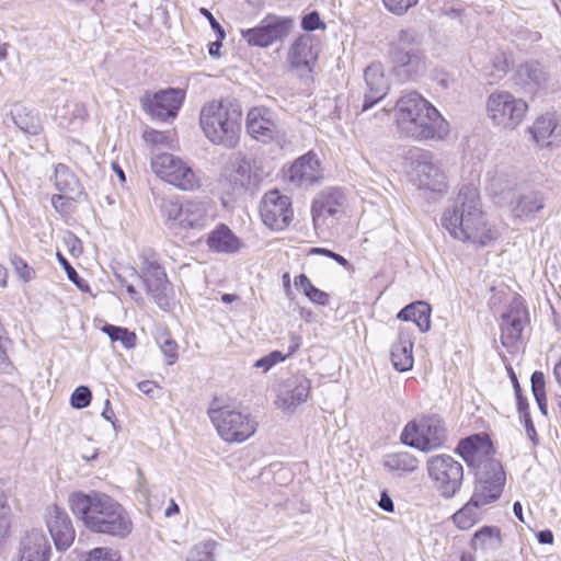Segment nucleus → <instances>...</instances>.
Masks as SVG:
<instances>
[{"instance_id": "obj_20", "label": "nucleus", "mask_w": 561, "mask_h": 561, "mask_svg": "<svg viewBox=\"0 0 561 561\" xmlns=\"http://www.w3.org/2000/svg\"><path fill=\"white\" fill-rule=\"evenodd\" d=\"M46 526L57 550H67L75 540L76 533L68 514L57 505L47 507Z\"/></svg>"}, {"instance_id": "obj_45", "label": "nucleus", "mask_w": 561, "mask_h": 561, "mask_svg": "<svg viewBox=\"0 0 561 561\" xmlns=\"http://www.w3.org/2000/svg\"><path fill=\"white\" fill-rule=\"evenodd\" d=\"M57 257L59 263L62 265L64 270L67 273V276L70 282H72L83 293H90V286L89 284L79 276L77 271L71 266V264L68 262V260L60 253H57Z\"/></svg>"}, {"instance_id": "obj_31", "label": "nucleus", "mask_w": 561, "mask_h": 561, "mask_svg": "<svg viewBox=\"0 0 561 561\" xmlns=\"http://www.w3.org/2000/svg\"><path fill=\"white\" fill-rule=\"evenodd\" d=\"M516 186L515 175L505 168H497L488 172V190L493 196L510 193Z\"/></svg>"}, {"instance_id": "obj_19", "label": "nucleus", "mask_w": 561, "mask_h": 561, "mask_svg": "<svg viewBox=\"0 0 561 561\" xmlns=\"http://www.w3.org/2000/svg\"><path fill=\"white\" fill-rule=\"evenodd\" d=\"M322 176L320 160L312 151L296 159L286 173L288 182L295 187H309Z\"/></svg>"}, {"instance_id": "obj_15", "label": "nucleus", "mask_w": 561, "mask_h": 561, "mask_svg": "<svg viewBox=\"0 0 561 561\" xmlns=\"http://www.w3.org/2000/svg\"><path fill=\"white\" fill-rule=\"evenodd\" d=\"M260 215L265 226L272 230H284L290 224L294 211L291 201L278 191L267 192L260 205Z\"/></svg>"}, {"instance_id": "obj_46", "label": "nucleus", "mask_w": 561, "mask_h": 561, "mask_svg": "<svg viewBox=\"0 0 561 561\" xmlns=\"http://www.w3.org/2000/svg\"><path fill=\"white\" fill-rule=\"evenodd\" d=\"M82 194H55L51 197L53 207L60 214L67 215L71 213L73 202H76Z\"/></svg>"}, {"instance_id": "obj_55", "label": "nucleus", "mask_w": 561, "mask_h": 561, "mask_svg": "<svg viewBox=\"0 0 561 561\" xmlns=\"http://www.w3.org/2000/svg\"><path fill=\"white\" fill-rule=\"evenodd\" d=\"M313 304L320 305V306H327L330 301L329 294L324 293L323 290L312 286L310 290H308L305 294Z\"/></svg>"}, {"instance_id": "obj_39", "label": "nucleus", "mask_w": 561, "mask_h": 561, "mask_svg": "<svg viewBox=\"0 0 561 561\" xmlns=\"http://www.w3.org/2000/svg\"><path fill=\"white\" fill-rule=\"evenodd\" d=\"M57 114L60 118L68 122V125L83 123L88 117V111L82 103L67 102L62 107H57Z\"/></svg>"}, {"instance_id": "obj_9", "label": "nucleus", "mask_w": 561, "mask_h": 561, "mask_svg": "<svg viewBox=\"0 0 561 561\" xmlns=\"http://www.w3.org/2000/svg\"><path fill=\"white\" fill-rule=\"evenodd\" d=\"M528 110L523 99L507 91H495L486 100V114L492 124L503 129H514L524 119Z\"/></svg>"}, {"instance_id": "obj_10", "label": "nucleus", "mask_w": 561, "mask_h": 561, "mask_svg": "<svg viewBox=\"0 0 561 561\" xmlns=\"http://www.w3.org/2000/svg\"><path fill=\"white\" fill-rule=\"evenodd\" d=\"M412 181L419 190L443 195L447 192V175L442 162L430 151L421 150L411 162Z\"/></svg>"}, {"instance_id": "obj_25", "label": "nucleus", "mask_w": 561, "mask_h": 561, "mask_svg": "<svg viewBox=\"0 0 561 561\" xmlns=\"http://www.w3.org/2000/svg\"><path fill=\"white\" fill-rule=\"evenodd\" d=\"M364 78L368 91L365 93L362 112H366L381 101L388 91L389 84L380 65L373 64L365 69Z\"/></svg>"}, {"instance_id": "obj_28", "label": "nucleus", "mask_w": 561, "mask_h": 561, "mask_svg": "<svg viewBox=\"0 0 561 561\" xmlns=\"http://www.w3.org/2000/svg\"><path fill=\"white\" fill-rule=\"evenodd\" d=\"M547 75L538 62H526L519 66L516 72V83L519 84L526 93H534L545 87Z\"/></svg>"}, {"instance_id": "obj_37", "label": "nucleus", "mask_w": 561, "mask_h": 561, "mask_svg": "<svg viewBox=\"0 0 561 561\" xmlns=\"http://www.w3.org/2000/svg\"><path fill=\"white\" fill-rule=\"evenodd\" d=\"M501 530L495 526H483L471 540L474 550H495L501 546Z\"/></svg>"}, {"instance_id": "obj_13", "label": "nucleus", "mask_w": 561, "mask_h": 561, "mask_svg": "<svg viewBox=\"0 0 561 561\" xmlns=\"http://www.w3.org/2000/svg\"><path fill=\"white\" fill-rule=\"evenodd\" d=\"M140 257L147 294L154 299L159 307H167L169 305L168 290L170 289V283L164 268L160 265L153 251L145 252Z\"/></svg>"}, {"instance_id": "obj_47", "label": "nucleus", "mask_w": 561, "mask_h": 561, "mask_svg": "<svg viewBox=\"0 0 561 561\" xmlns=\"http://www.w3.org/2000/svg\"><path fill=\"white\" fill-rule=\"evenodd\" d=\"M91 399V390L85 386H79L72 392L70 403L72 408L80 410L87 408L90 404Z\"/></svg>"}, {"instance_id": "obj_61", "label": "nucleus", "mask_w": 561, "mask_h": 561, "mask_svg": "<svg viewBox=\"0 0 561 561\" xmlns=\"http://www.w3.org/2000/svg\"><path fill=\"white\" fill-rule=\"evenodd\" d=\"M295 285L296 287L301 288L304 294L310 290L313 286L310 279L305 274H300L296 277Z\"/></svg>"}, {"instance_id": "obj_6", "label": "nucleus", "mask_w": 561, "mask_h": 561, "mask_svg": "<svg viewBox=\"0 0 561 561\" xmlns=\"http://www.w3.org/2000/svg\"><path fill=\"white\" fill-rule=\"evenodd\" d=\"M208 415L219 436L228 443L244 442L256 431V423L249 414L224 407L218 399L210 403Z\"/></svg>"}, {"instance_id": "obj_29", "label": "nucleus", "mask_w": 561, "mask_h": 561, "mask_svg": "<svg viewBox=\"0 0 561 561\" xmlns=\"http://www.w3.org/2000/svg\"><path fill=\"white\" fill-rule=\"evenodd\" d=\"M529 130L534 140L541 147L552 145L556 140H559L560 137L558 123L552 114L538 117Z\"/></svg>"}, {"instance_id": "obj_62", "label": "nucleus", "mask_w": 561, "mask_h": 561, "mask_svg": "<svg viewBox=\"0 0 561 561\" xmlns=\"http://www.w3.org/2000/svg\"><path fill=\"white\" fill-rule=\"evenodd\" d=\"M537 539L542 545H551L553 543V534L549 529L540 530L537 534Z\"/></svg>"}, {"instance_id": "obj_1", "label": "nucleus", "mask_w": 561, "mask_h": 561, "mask_svg": "<svg viewBox=\"0 0 561 561\" xmlns=\"http://www.w3.org/2000/svg\"><path fill=\"white\" fill-rule=\"evenodd\" d=\"M443 227L459 241L486 245L497 238V231L491 226L482 209L478 186L463 184L442 217Z\"/></svg>"}, {"instance_id": "obj_52", "label": "nucleus", "mask_w": 561, "mask_h": 561, "mask_svg": "<svg viewBox=\"0 0 561 561\" xmlns=\"http://www.w3.org/2000/svg\"><path fill=\"white\" fill-rule=\"evenodd\" d=\"M385 7L393 14L401 15L417 3V0H382Z\"/></svg>"}, {"instance_id": "obj_44", "label": "nucleus", "mask_w": 561, "mask_h": 561, "mask_svg": "<svg viewBox=\"0 0 561 561\" xmlns=\"http://www.w3.org/2000/svg\"><path fill=\"white\" fill-rule=\"evenodd\" d=\"M229 182L234 191L243 190L251 183V169L247 163L239 164L230 174Z\"/></svg>"}, {"instance_id": "obj_8", "label": "nucleus", "mask_w": 561, "mask_h": 561, "mask_svg": "<svg viewBox=\"0 0 561 561\" xmlns=\"http://www.w3.org/2000/svg\"><path fill=\"white\" fill-rule=\"evenodd\" d=\"M161 209L170 227L201 230L213 220L207 204L196 199L164 201Z\"/></svg>"}, {"instance_id": "obj_11", "label": "nucleus", "mask_w": 561, "mask_h": 561, "mask_svg": "<svg viewBox=\"0 0 561 561\" xmlns=\"http://www.w3.org/2000/svg\"><path fill=\"white\" fill-rule=\"evenodd\" d=\"M426 467L439 494L445 499L455 496L463 480L462 465L451 456L435 455L428 458Z\"/></svg>"}, {"instance_id": "obj_23", "label": "nucleus", "mask_w": 561, "mask_h": 561, "mask_svg": "<svg viewBox=\"0 0 561 561\" xmlns=\"http://www.w3.org/2000/svg\"><path fill=\"white\" fill-rule=\"evenodd\" d=\"M345 194L342 190L336 187H329L322 190L312 203V219L317 227L320 221H323L325 216H336L342 211L345 205Z\"/></svg>"}, {"instance_id": "obj_16", "label": "nucleus", "mask_w": 561, "mask_h": 561, "mask_svg": "<svg viewBox=\"0 0 561 561\" xmlns=\"http://www.w3.org/2000/svg\"><path fill=\"white\" fill-rule=\"evenodd\" d=\"M477 479L472 495H478L480 503L486 505L500 497L505 483V472L497 460H486L484 468L477 471Z\"/></svg>"}, {"instance_id": "obj_30", "label": "nucleus", "mask_w": 561, "mask_h": 561, "mask_svg": "<svg viewBox=\"0 0 561 561\" xmlns=\"http://www.w3.org/2000/svg\"><path fill=\"white\" fill-rule=\"evenodd\" d=\"M431 306L425 301H415L399 311L397 318L403 321H412L421 332L431 328Z\"/></svg>"}, {"instance_id": "obj_3", "label": "nucleus", "mask_w": 561, "mask_h": 561, "mask_svg": "<svg viewBox=\"0 0 561 561\" xmlns=\"http://www.w3.org/2000/svg\"><path fill=\"white\" fill-rule=\"evenodd\" d=\"M401 134L415 140L444 139L449 125L435 106L415 91L403 93L396 103Z\"/></svg>"}, {"instance_id": "obj_12", "label": "nucleus", "mask_w": 561, "mask_h": 561, "mask_svg": "<svg viewBox=\"0 0 561 561\" xmlns=\"http://www.w3.org/2000/svg\"><path fill=\"white\" fill-rule=\"evenodd\" d=\"M445 439L442 420L436 416H424L409 422L401 433L405 445L428 451L439 447Z\"/></svg>"}, {"instance_id": "obj_33", "label": "nucleus", "mask_w": 561, "mask_h": 561, "mask_svg": "<svg viewBox=\"0 0 561 561\" xmlns=\"http://www.w3.org/2000/svg\"><path fill=\"white\" fill-rule=\"evenodd\" d=\"M289 61L294 68L310 69V65L316 60L317 55L312 49L311 41L308 37H299L294 42L289 50Z\"/></svg>"}, {"instance_id": "obj_64", "label": "nucleus", "mask_w": 561, "mask_h": 561, "mask_svg": "<svg viewBox=\"0 0 561 561\" xmlns=\"http://www.w3.org/2000/svg\"><path fill=\"white\" fill-rule=\"evenodd\" d=\"M516 400H517V410L520 414V417H523L525 415V413H529L527 399L524 398L522 394H518V398H516Z\"/></svg>"}, {"instance_id": "obj_5", "label": "nucleus", "mask_w": 561, "mask_h": 561, "mask_svg": "<svg viewBox=\"0 0 561 561\" xmlns=\"http://www.w3.org/2000/svg\"><path fill=\"white\" fill-rule=\"evenodd\" d=\"M421 34L414 28H403L391 44L389 56L392 70L402 80H414L425 70V57L420 49Z\"/></svg>"}, {"instance_id": "obj_4", "label": "nucleus", "mask_w": 561, "mask_h": 561, "mask_svg": "<svg viewBox=\"0 0 561 561\" xmlns=\"http://www.w3.org/2000/svg\"><path fill=\"white\" fill-rule=\"evenodd\" d=\"M241 117L242 107L237 100H213L202 107L199 125L209 141L233 148L239 141Z\"/></svg>"}, {"instance_id": "obj_38", "label": "nucleus", "mask_w": 561, "mask_h": 561, "mask_svg": "<svg viewBox=\"0 0 561 561\" xmlns=\"http://www.w3.org/2000/svg\"><path fill=\"white\" fill-rule=\"evenodd\" d=\"M383 467L390 472H412L417 468V459L407 453H394L385 456Z\"/></svg>"}, {"instance_id": "obj_48", "label": "nucleus", "mask_w": 561, "mask_h": 561, "mask_svg": "<svg viewBox=\"0 0 561 561\" xmlns=\"http://www.w3.org/2000/svg\"><path fill=\"white\" fill-rule=\"evenodd\" d=\"M121 557L116 550L110 548H94L88 553L85 561H119Z\"/></svg>"}, {"instance_id": "obj_36", "label": "nucleus", "mask_w": 561, "mask_h": 561, "mask_svg": "<svg viewBox=\"0 0 561 561\" xmlns=\"http://www.w3.org/2000/svg\"><path fill=\"white\" fill-rule=\"evenodd\" d=\"M55 186L56 188L65 194H82V187L77 176L70 171V169L59 163L55 167Z\"/></svg>"}, {"instance_id": "obj_63", "label": "nucleus", "mask_w": 561, "mask_h": 561, "mask_svg": "<svg viewBox=\"0 0 561 561\" xmlns=\"http://www.w3.org/2000/svg\"><path fill=\"white\" fill-rule=\"evenodd\" d=\"M222 39L224 38H220V36L218 35V38L208 45V53L211 57H215V58L219 57V50L222 46V44H221Z\"/></svg>"}, {"instance_id": "obj_7", "label": "nucleus", "mask_w": 561, "mask_h": 561, "mask_svg": "<svg viewBox=\"0 0 561 561\" xmlns=\"http://www.w3.org/2000/svg\"><path fill=\"white\" fill-rule=\"evenodd\" d=\"M150 168L160 180L181 191H195L202 185L199 174L186 161L172 153L152 154Z\"/></svg>"}, {"instance_id": "obj_53", "label": "nucleus", "mask_w": 561, "mask_h": 561, "mask_svg": "<svg viewBox=\"0 0 561 561\" xmlns=\"http://www.w3.org/2000/svg\"><path fill=\"white\" fill-rule=\"evenodd\" d=\"M142 137L146 142L153 146L167 145L169 140V135L167 133L154 129L145 130Z\"/></svg>"}, {"instance_id": "obj_56", "label": "nucleus", "mask_w": 561, "mask_h": 561, "mask_svg": "<svg viewBox=\"0 0 561 561\" xmlns=\"http://www.w3.org/2000/svg\"><path fill=\"white\" fill-rule=\"evenodd\" d=\"M201 13L208 20L211 28L217 33V35H219L220 38H225V36H226L225 31L221 27V25L218 23V21L214 18L211 12L205 8H202Z\"/></svg>"}, {"instance_id": "obj_40", "label": "nucleus", "mask_w": 561, "mask_h": 561, "mask_svg": "<svg viewBox=\"0 0 561 561\" xmlns=\"http://www.w3.org/2000/svg\"><path fill=\"white\" fill-rule=\"evenodd\" d=\"M102 331L111 339V341H119L126 348H133L136 344V334L126 328L105 324Z\"/></svg>"}, {"instance_id": "obj_49", "label": "nucleus", "mask_w": 561, "mask_h": 561, "mask_svg": "<svg viewBox=\"0 0 561 561\" xmlns=\"http://www.w3.org/2000/svg\"><path fill=\"white\" fill-rule=\"evenodd\" d=\"M160 344V348L162 353L170 358L168 362L169 365H172L178 358V344L169 335L162 334L158 340Z\"/></svg>"}, {"instance_id": "obj_2", "label": "nucleus", "mask_w": 561, "mask_h": 561, "mask_svg": "<svg viewBox=\"0 0 561 561\" xmlns=\"http://www.w3.org/2000/svg\"><path fill=\"white\" fill-rule=\"evenodd\" d=\"M73 515L92 533L117 538L127 537L133 529L126 510L110 495L101 492H76L69 497Z\"/></svg>"}, {"instance_id": "obj_58", "label": "nucleus", "mask_w": 561, "mask_h": 561, "mask_svg": "<svg viewBox=\"0 0 561 561\" xmlns=\"http://www.w3.org/2000/svg\"><path fill=\"white\" fill-rule=\"evenodd\" d=\"M11 508L8 505L7 496L0 492V520H10Z\"/></svg>"}, {"instance_id": "obj_41", "label": "nucleus", "mask_w": 561, "mask_h": 561, "mask_svg": "<svg viewBox=\"0 0 561 561\" xmlns=\"http://www.w3.org/2000/svg\"><path fill=\"white\" fill-rule=\"evenodd\" d=\"M531 391L538 404L540 412L543 415L548 414L547 398L545 391V375L541 371H534L530 377Z\"/></svg>"}, {"instance_id": "obj_43", "label": "nucleus", "mask_w": 561, "mask_h": 561, "mask_svg": "<svg viewBox=\"0 0 561 561\" xmlns=\"http://www.w3.org/2000/svg\"><path fill=\"white\" fill-rule=\"evenodd\" d=\"M242 37L249 45L259 46V47H267L271 45L270 38L267 36V31L264 27L263 20L260 25L249 30L241 31Z\"/></svg>"}, {"instance_id": "obj_22", "label": "nucleus", "mask_w": 561, "mask_h": 561, "mask_svg": "<svg viewBox=\"0 0 561 561\" xmlns=\"http://www.w3.org/2000/svg\"><path fill=\"white\" fill-rule=\"evenodd\" d=\"M457 453L463 458L469 467L481 470L486 460H494L490 457L492 444L486 435L476 434L459 442Z\"/></svg>"}, {"instance_id": "obj_42", "label": "nucleus", "mask_w": 561, "mask_h": 561, "mask_svg": "<svg viewBox=\"0 0 561 561\" xmlns=\"http://www.w3.org/2000/svg\"><path fill=\"white\" fill-rule=\"evenodd\" d=\"M216 547L217 542L211 539L198 542L190 550L186 561H215Z\"/></svg>"}, {"instance_id": "obj_60", "label": "nucleus", "mask_w": 561, "mask_h": 561, "mask_svg": "<svg viewBox=\"0 0 561 561\" xmlns=\"http://www.w3.org/2000/svg\"><path fill=\"white\" fill-rule=\"evenodd\" d=\"M379 507L388 513H392L394 511V505L391 500V497L386 493L382 492L379 501Z\"/></svg>"}, {"instance_id": "obj_50", "label": "nucleus", "mask_w": 561, "mask_h": 561, "mask_svg": "<svg viewBox=\"0 0 561 561\" xmlns=\"http://www.w3.org/2000/svg\"><path fill=\"white\" fill-rule=\"evenodd\" d=\"M286 359V356L279 351H273L270 354L261 357L254 363L255 368H262L264 373L268 371L276 364Z\"/></svg>"}, {"instance_id": "obj_24", "label": "nucleus", "mask_w": 561, "mask_h": 561, "mask_svg": "<svg viewBox=\"0 0 561 561\" xmlns=\"http://www.w3.org/2000/svg\"><path fill=\"white\" fill-rule=\"evenodd\" d=\"M50 542L39 529H32L22 537L18 561H49Z\"/></svg>"}, {"instance_id": "obj_35", "label": "nucleus", "mask_w": 561, "mask_h": 561, "mask_svg": "<svg viewBox=\"0 0 561 561\" xmlns=\"http://www.w3.org/2000/svg\"><path fill=\"white\" fill-rule=\"evenodd\" d=\"M263 23L272 45L273 43L282 41L288 36L293 28L294 20L287 16L270 14L263 19Z\"/></svg>"}, {"instance_id": "obj_27", "label": "nucleus", "mask_w": 561, "mask_h": 561, "mask_svg": "<svg viewBox=\"0 0 561 561\" xmlns=\"http://www.w3.org/2000/svg\"><path fill=\"white\" fill-rule=\"evenodd\" d=\"M206 243L209 250L226 254L238 252L242 245L240 239L224 224L208 234Z\"/></svg>"}, {"instance_id": "obj_32", "label": "nucleus", "mask_w": 561, "mask_h": 561, "mask_svg": "<svg viewBox=\"0 0 561 561\" xmlns=\"http://www.w3.org/2000/svg\"><path fill=\"white\" fill-rule=\"evenodd\" d=\"M484 506L480 503L478 495H472L471 499L453 515V520L460 529H469L481 519V507Z\"/></svg>"}, {"instance_id": "obj_34", "label": "nucleus", "mask_w": 561, "mask_h": 561, "mask_svg": "<svg viewBox=\"0 0 561 561\" xmlns=\"http://www.w3.org/2000/svg\"><path fill=\"white\" fill-rule=\"evenodd\" d=\"M545 207L542 193L534 191L523 194L516 201L512 214L516 218H528Z\"/></svg>"}, {"instance_id": "obj_59", "label": "nucleus", "mask_w": 561, "mask_h": 561, "mask_svg": "<svg viewBox=\"0 0 561 561\" xmlns=\"http://www.w3.org/2000/svg\"><path fill=\"white\" fill-rule=\"evenodd\" d=\"M522 421H523V423H524V425H525L527 436H528L533 442H535V438H536V436H537V433H536V430H535L534 423H533V421H531L530 414H529V413H525V415L522 417Z\"/></svg>"}, {"instance_id": "obj_54", "label": "nucleus", "mask_w": 561, "mask_h": 561, "mask_svg": "<svg viewBox=\"0 0 561 561\" xmlns=\"http://www.w3.org/2000/svg\"><path fill=\"white\" fill-rule=\"evenodd\" d=\"M321 25L324 27L320 20L319 13L316 11L306 14L301 21V27L306 31H316L320 28Z\"/></svg>"}, {"instance_id": "obj_21", "label": "nucleus", "mask_w": 561, "mask_h": 561, "mask_svg": "<svg viewBox=\"0 0 561 561\" xmlns=\"http://www.w3.org/2000/svg\"><path fill=\"white\" fill-rule=\"evenodd\" d=\"M310 388V380L307 377L294 375L280 383L276 404L284 411H293L307 401Z\"/></svg>"}, {"instance_id": "obj_18", "label": "nucleus", "mask_w": 561, "mask_h": 561, "mask_svg": "<svg viewBox=\"0 0 561 561\" xmlns=\"http://www.w3.org/2000/svg\"><path fill=\"white\" fill-rule=\"evenodd\" d=\"M527 310L522 299L514 298L505 312L501 317V342L503 346L510 348L517 344L527 321Z\"/></svg>"}, {"instance_id": "obj_57", "label": "nucleus", "mask_w": 561, "mask_h": 561, "mask_svg": "<svg viewBox=\"0 0 561 561\" xmlns=\"http://www.w3.org/2000/svg\"><path fill=\"white\" fill-rule=\"evenodd\" d=\"M300 346H301V336L296 333H291L289 335L288 352H287V354H284V356H286V358L291 356Z\"/></svg>"}, {"instance_id": "obj_26", "label": "nucleus", "mask_w": 561, "mask_h": 561, "mask_svg": "<svg viewBox=\"0 0 561 561\" xmlns=\"http://www.w3.org/2000/svg\"><path fill=\"white\" fill-rule=\"evenodd\" d=\"M413 340L411 332L405 328H400L398 341L391 348V362L399 371H408L413 367Z\"/></svg>"}, {"instance_id": "obj_14", "label": "nucleus", "mask_w": 561, "mask_h": 561, "mask_svg": "<svg viewBox=\"0 0 561 561\" xmlns=\"http://www.w3.org/2000/svg\"><path fill=\"white\" fill-rule=\"evenodd\" d=\"M184 98L182 89L169 88L153 94L146 93L141 98V104L153 119L163 122L178 115Z\"/></svg>"}, {"instance_id": "obj_17", "label": "nucleus", "mask_w": 561, "mask_h": 561, "mask_svg": "<svg viewBox=\"0 0 561 561\" xmlns=\"http://www.w3.org/2000/svg\"><path fill=\"white\" fill-rule=\"evenodd\" d=\"M248 133L262 142L278 140L282 129L275 114L265 106L251 108L245 122Z\"/></svg>"}, {"instance_id": "obj_51", "label": "nucleus", "mask_w": 561, "mask_h": 561, "mask_svg": "<svg viewBox=\"0 0 561 561\" xmlns=\"http://www.w3.org/2000/svg\"><path fill=\"white\" fill-rule=\"evenodd\" d=\"M11 263L14 266L18 276L24 282H30L35 277V271L30 267L23 259L14 255L11 259Z\"/></svg>"}]
</instances>
